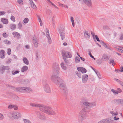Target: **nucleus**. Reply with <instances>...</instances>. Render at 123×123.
<instances>
[{"instance_id":"3","label":"nucleus","mask_w":123,"mask_h":123,"mask_svg":"<svg viewBox=\"0 0 123 123\" xmlns=\"http://www.w3.org/2000/svg\"><path fill=\"white\" fill-rule=\"evenodd\" d=\"M8 116L10 117H13L14 119H18L21 116V114L18 112L9 113Z\"/></svg>"},{"instance_id":"32","label":"nucleus","mask_w":123,"mask_h":123,"mask_svg":"<svg viewBox=\"0 0 123 123\" xmlns=\"http://www.w3.org/2000/svg\"><path fill=\"white\" fill-rule=\"evenodd\" d=\"M33 42L35 47H37L38 45V44L37 41H34Z\"/></svg>"},{"instance_id":"37","label":"nucleus","mask_w":123,"mask_h":123,"mask_svg":"<svg viewBox=\"0 0 123 123\" xmlns=\"http://www.w3.org/2000/svg\"><path fill=\"white\" fill-rule=\"evenodd\" d=\"M80 61V58L78 57H76L75 61L76 62H79Z\"/></svg>"},{"instance_id":"60","label":"nucleus","mask_w":123,"mask_h":123,"mask_svg":"<svg viewBox=\"0 0 123 123\" xmlns=\"http://www.w3.org/2000/svg\"><path fill=\"white\" fill-rule=\"evenodd\" d=\"M80 58L81 59V60H82V61H85V59L84 58H83L82 57H80Z\"/></svg>"},{"instance_id":"2","label":"nucleus","mask_w":123,"mask_h":123,"mask_svg":"<svg viewBox=\"0 0 123 123\" xmlns=\"http://www.w3.org/2000/svg\"><path fill=\"white\" fill-rule=\"evenodd\" d=\"M16 90L18 91L22 92H32V90L30 88L28 87H18L16 88Z\"/></svg>"},{"instance_id":"54","label":"nucleus","mask_w":123,"mask_h":123,"mask_svg":"<svg viewBox=\"0 0 123 123\" xmlns=\"http://www.w3.org/2000/svg\"><path fill=\"white\" fill-rule=\"evenodd\" d=\"M120 71L121 72H122L123 71V67H121L120 69Z\"/></svg>"},{"instance_id":"23","label":"nucleus","mask_w":123,"mask_h":123,"mask_svg":"<svg viewBox=\"0 0 123 123\" xmlns=\"http://www.w3.org/2000/svg\"><path fill=\"white\" fill-rule=\"evenodd\" d=\"M108 59V57L107 55H103L102 57V59L104 60H106Z\"/></svg>"},{"instance_id":"48","label":"nucleus","mask_w":123,"mask_h":123,"mask_svg":"<svg viewBox=\"0 0 123 123\" xmlns=\"http://www.w3.org/2000/svg\"><path fill=\"white\" fill-rule=\"evenodd\" d=\"M13 108H14V110H17L18 109V107L16 105H14V107H13Z\"/></svg>"},{"instance_id":"55","label":"nucleus","mask_w":123,"mask_h":123,"mask_svg":"<svg viewBox=\"0 0 123 123\" xmlns=\"http://www.w3.org/2000/svg\"><path fill=\"white\" fill-rule=\"evenodd\" d=\"M110 62L113 63L114 62V60L113 59H111L110 60Z\"/></svg>"},{"instance_id":"11","label":"nucleus","mask_w":123,"mask_h":123,"mask_svg":"<svg viewBox=\"0 0 123 123\" xmlns=\"http://www.w3.org/2000/svg\"><path fill=\"white\" fill-rule=\"evenodd\" d=\"M31 7L33 9H36L37 7L32 0H29Z\"/></svg>"},{"instance_id":"33","label":"nucleus","mask_w":123,"mask_h":123,"mask_svg":"<svg viewBox=\"0 0 123 123\" xmlns=\"http://www.w3.org/2000/svg\"><path fill=\"white\" fill-rule=\"evenodd\" d=\"M22 27V24L21 23L19 22L18 23V28L20 29Z\"/></svg>"},{"instance_id":"41","label":"nucleus","mask_w":123,"mask_h":123,"mask_svg":"<svg viewBox=\"0 0 123 123\" xmlns=\"http://www.w3.org/2000/svg\"><path fill=\"white\" fill-rule=\"evenodd\" d=\"M4 118V116L2 114L0 113V120H2Z\"/></svg>"},{"instance_id":"10","label":"nucleus","mask_w":123,"mask_h":123,"mask_svg":"<svg viewBox=\"0 0 123 123\" xmlns=\"http://www.w3.org/2000/svg\"><path fill=\"white\" fill-rule=\"evenodd\" d=\"M30 105H31L32 106L37 107H39L41 111L42 109H41V108H42L43 105H41L38 104H35L31 103L30 104Z\"/></svg>"},{"instance_id":"29","label":"nucleus","mask_w":123,"mask_h":123,"mask_svg":"<svg viewBox=\"0 0 123 123\" xmlns=\"http://www.w3.org/2000/svg\"><path fill=\"white\" fill-rule=\"evenodd\" d=\"M4 43L6 44H9L11 43V42L7 40H5L4 41Z\"/></svg>"},{"instance_id":"64","label":"nucleus","mask_w":123,"mask_h":123,"mask_svg":"<svg viewBox=\"0 0 123 123\" xmlns=\"http://www.w3.org/2000/svg\"><path fill=\"white\" fill-rule=\"evenodd\" d=\"M3 26L2 25V24H0V28H3Z\"/></svg>"},{"instance_id":"38","label":"nucleus","mask_w":123,"mask_h":123,"mask_svg":"<svg viewBox=\"0 0 123 123\" xmlns=\"http://www.w3.org/2000/svg\"><path fill=\"white\" fill-rule=\"evenodd\" d=\"M24 121L25 123H31L29 120L26 119H24Z\"/></svg>"},{"instance_id":"56","label":"nucleus","mask_w":123,"mask_h":123,"mask_svg":"<svg viewBox=\"0 0 123 123\" xmlns=\"http://www.w3.org/2000/svg\"><path fill=\"white\" fill-rule=\"evenodd\" d=\"M118 92H119V93L120 92L122 91L121 90V89L119 88H118Z\"/></svg>"},{"instance_id":"5","label":"nucleus","mask_w":123,"mask_h":123,"mask_svg":"<svg viewBox=\"0 0 123 123\" xmlns=\"http://www.w3.org/2000/svg\"><path fill=\"white\" fill-rule=\"evenodd\" d=\"M85 4L89 7L91 6L92 5L91 0H83Z\"/></svg>"},{"instance_id":"45","label":"nucleus","mask_w":123,"mask_h":123,"mask_svg":"<svg viewBox=\"0 0 123 123\" xmlns=\"http://www.w3.org/2000/svg\"><path fill=\"white\" fill-rule=\"evenodd\" d=\"M58 4L59 6L61 7H62L63 6V4L59 2L58 3Z\"/></svg>"},{"instance_id":"16","label":"nucleus","mask_w":123,"mask_h":123,"mask_svg":"<svg viewBox=\"0 0 123 123\" xmlns=\"http://www.w3.org/2000/svg\"><path fill=\"white\" fill-rule=\"evenodd\" d=\"M28 67L27 66H24L22 68L21 71L22 72H23L27 70L28 69Z\"/></svg>"},{"instance_id":"7","label":"nucleus","mask_w":123,"mask_h":123,"mask_svg":"<svg viewBox=\"0 0 123 123\" xmlns=\"http://www.w3.org/2000/svg\"><path fill=\"white\" fill-rule=\"evenodd\" d=\"M59 33L62 40H63L65 37V32L64 30H61L59 31Z\"/></svg>"},{"instance_id":"46","label":"nucleus","mask_w":123,"mask_h":123,"mask_svg":"<svg viewBox=\"0 0 123 123\" xmlns=\"http://www.w3.org/2000/svg\"><path fill=\"white\" fill-rule=\"evenodd\" d=\"M89 55H90V56L91 57H92V58H93V59L94 60H95V58H94L93 56L92 55V54L90 53V52L89 54Z\"/></svg>"},{"instance_id":"4","label":"nucleus","mask_w":123,"mask_h":123,"mask_svg":"<svg viewBox=\"0 0 123 123\" xmlns=\"http://www.w3.org/2000/svg\"><path fill=\"white\" fill-rule=\"evenodd\" d=\"M62 55L64 58H70L72 57L71 54L68 51H62Z\"/></svg>"},{"instance_id":"17","label":"nucleus","mask_w":123,"mask_h":123,"mask_svg":"<svg viewBox=\"0 0 123 123\" xmlns=\"http://www.w3.org/2000/svg\"><path fill=\"white\" fill-rule=\"evenodd\" d=\"M64 2H65L66 4H63V7L65 8H68L69 7V4L68 1L66 0V2L65 1Z\"/></svg>"},{"instance_id":"30","label":"nucleus","mask_w":123,"mask_h":123,"mask_svg":"<svg viewBox=\"0 0 123 123\" xmlns=\"http://www.w3.org/2000/svg\"><path fill=\"white\" fill-rule=\"evenodd\" d=\"M111 91L115 94H117L118 93V92L113 89H112Z\"/></svg>"},{"instance_id":"19","label":"nucleus","mask_w":123,"mask_h":123,"mask_svg":"<svg viewBox=\"0 0 123 123\" xmlns=\"http://www.w3.org/2000/svg\"><path fill=\"white\" fill-rule=\"evenodd\" d=\"M13 34L14 36L17 37L18 38L20 36V34L16 32H13Z\"/></svg>"},{"instance_id":"13","label":"nucleus","mask_w":123,"mask_h":123,"mask_svg":"<svg viewBox=\"0 0 123 123\" xmlns=\"http://www.w3.org/2000/svg\"><path fill=\"white\" fill-rule=\"evenodd\" d=\"M5 55V53L4 51L3 50H1L0 52V56L2 58H4V56Z\"/></svg>"},{"instance_id":"51","label":"nucleus","mask_w":123,"mask_h":123,"mask_svg":"<svg viewBox=\"0 0 123 123\" xmlns=\"http://www.w3.org/2000/svg\"><path fill=\"white\" fill-rule=\"evenodd\" d=\"M47 2L49 4H50L52 2L50 0H46Z\"/></svg>"},{"instance_id":"39","label":"nucleus","mask_w":123,"mask_h":123,"mask_svg":"<svg viewBox=\"0 0 123 123\" xmlns=\"http://www.w3.org/2000/svg\"><path fill=\"white\" fill-rule=\"evenodd\" d=\"M105 119L99 121L98 123H105Z\"/></svg>"},{"instance_id":"22","label":"nucleus","mask_w":123,"mask_h":123,"mask_svg":"<svg viewBox=\"0 0 123 123\" xmlns=\"http://www.w3.org/2000/svg\"><path fill=\"white\" fill-rule=\"evenodd\" d=\"M61 65L62 68L66 70L67 69V67L64 66V63H61Z\"/></svg>"},{"instance_id":"25","label":"nucleus","mask_w":123,"mask_h":123,"mask_svg":"<svg viewBox=\"0 0 123 123\" xmlns=\"http://www.w3.org/2000/svg\"><path fill=\"white\" fill-rule=\"evenodd\" d=\"M17 1L20 5H22L24 3L23 1L22 0H17Z\"/></svg>"},{"instance_id":"62","label":"nucleus","mask_w":123,"mask_h":123,"mask_svg":"<svg viewBox=\"0 0 123 123\" xmlns=\"http://www.w3.org/2000/svg\"><path fill=\"white\" fill-rule=\"evenodd\" d=\"M120 38L121 39H123V35H121L120 37Z\"/></svg>"},{"instance_id":"6","label":"nucleus","mask_w":123,"mask_h":123,"mask_svg":"<svg viewBox=\"0 0 123 123\" xmlns=\"http://www.w3.org/2000/svg\"><path fill=\"white\" fill-rule=\"evenodd\" d=\"M88 75L87 74H84L82 76V81L84 83H85L88 80Z\"/></svg>"},{"instance_id":"24","label":"nucleus","mask_w":123,"mask_h":123,"mask_svg":"<svg viewBox=\"0 0 123 123\" xmlns=\"http://www.w3.org/2000/svg\"><path fill=\"white\" fill-rule=\"evenodd\" d=\"M70 19L72 22V25L73 27H74V20L73 18L72 17H71V18Z\"/></svg>"},{"instance_id":"1","label":"nucleus","mask_w":123,"mask_h":123,"mask_svg":"<svg viewBox=\"0 0 123 123\" xmlns=\"http://www.w3.org/2000/svg\"><path fill=\"white\" fill-rule=\"evenodd\" d=\"M41 111L49 115H56V112L54 111L51 110V108L49 106H46L43 105L42 108H41Z\"/></svg>"},{"instance_id":"27","label":"nucleus","mask_w":123,"mask_h":123,"mask_svg":"<svg viewBox=\"0 0 123 123\" xmlns=\"http://www.w3.org/2000/svg\"><path fill=\"white\" fill-rule=\"evenodd\" d=\"M29 21V19L28 18H25L23 20L25 24L27 23Z\"/></svg>"},{"instance_id":"52","label":"nucleus","mask_w":123,"mask_h":123,"mask_svg":"<svg viewBox=\"0 0 123 123\" xmlns=\"http://www.w3.org/2000/svg\"><path fill=\"white\" fill-rule=\"evenodd\" d=\"M119 119V118L118 117H114V119L116 120H117Z\"/></svg>"},{"instance_id":"26","label":"nucleus","mask_w":123,"mask_h":123,"mask_svg":"<svg viewBox=\"0 0 123 123\" xmlns=\"http://www.w3.org/2000/svg\"><path fill=\"white\" fill-rule=\"evenodd\" d=\"M111 113L112 115L113 116L116 115L118 114V113L117 112H115L113 111H111Z\"/></svg>"},{"instance_id":"53","label":"nucleus","mask_w":123,"mask_h":123,"mask_svg":"<svg viewBox=\"0 0 123 123\" xmlns=\"http://www.w3.org/2000/svg\"><path fill=\"white\" fill-rule=\"evenodd\" d=\"M78 76L80 78L81 77V74L80 73V74L79 73L78 75Z\"/></svg>"},{"instance_id":"12","label":"nucleus","mask_w":123,"mask_h":123,"mask_svg":"<svg viewBox=\"0 0 123 123\" xmlns=\"http://www.w3.org/2000/svg\"><path fill=\"white\" fill-rule=\"evenodd\" d=\"M45 91L47 92H50V90L49 87L48 85H46L44 87Z\"/></svg>"},{"instance_id":"34","label":"nucleus","mask_w":123,"mask_h":123,"mask_svg":"<svg viewBox=\"0 0 123 123\" xmlns=\"http://www.w3.org/2000/svg\"><path fill=\"white\" fill-rule=\"evenodd\" d=\"M2 35L3 37L5 38H6L8 36V34L5 32L3 33Z\"/></svg>"},{"instance_id":"63","label":"nucleus","mask_w":123,"mask_h":123,"mask_svg":"<svg viewBox=\"0 0 123 123\" xmlns=\"http://www.w3.org/2000/svg\"><path fill=\"white\" fill-rule=\"evenodd\" d=\"M25 47L27 49H29V46H28V45H26L25 46Z\"/></svg>"},{"instance_id":"31","label":"nucleus","mask_w":123,"mask_h":123,"mask_svg":"<svg viewBox=\"0 0 123 123\" xmlns=\"http://www.w3.org/2000/svg\"><path fill=\"white\" fill-rule=\"evenodd\" d=\"M84 35L86 37H87L89 38V34L87 32H85Z\"/></svg>"},{"instance_id":"40","label":"nucleus","mask_w":123,"mask_h":123,"mask_svg":"<svg viewBox=\"0 0 123 123\" xmlns=\"http://www.w3.org/2000/svg\"><path fill=\"white\" fill-rule=\"evenodd\" d=\"M94 38H95L97 40V41H99V38L98 37V36L97 35H95L94 36Z\"/></svg>"},{"instance_id":"8","label":"nucleus","mask_w":123,"mask_h":123,"mask_svg":"<svg viewBox=\"0 0 123 123\" xmlns=\"http://www.w3.org/2000/svg\"><path fill=\"white\" fill-rule=\"evenodd\" d=\"M77 69L79 71L81 72L82 73H86V70L83 68L78 67L77 68Z\"/></svg>"},{"instance_id":"49","label":"nucleus","mask_w":123,"mask_h":123,"mask_svg":"<svg viewBox=\"0 0 123 123\" xmlns=\"http://www.w3.org/2000/svg\"><path fill=\"white\" fill-rule=\"evenodd\" d=\"M19 72V71H16L14 73H12V74L13 75H15V74H16L18 73Z\"/></svg>"},{"instance_id":"59","label":"nucleus","mask_w":123,"mask_h":123,"mask_svg":"<svg viewBox=\"0 0 123 123\" xmlns=\"http://www.w3.org/2000/svg\"><path fill=\"white\" fill-rule=\"evenodd\" d=\"M54 8H56L58 9H59L55 5L53 6Z\"/></svg>"},{"instance_id":"28","label":"nucleus","mask_w":123,"mask_h":123,"mask_svg":"<svg viewBox=\"0 0 123 123\" xmlns=\"http://www.w3.org/2000/svg\"><path fill=\"white\" fill-rule=\"evenodd\" d=\"M38 19L39 20V21L40 23V25L41 26H42L43 25V23L42 21L41 20V19L40 18V17H38Z\"/></svg>"},{"instance_id":"21","label":"nucleus","mask_w":123,"mask_h":123,"mask_svg":"<svg viewBox=\"0 0 123 123\" xmlns=\"http://www.w3.org/2000/svg\"><path fill=\"white\" fill-rule=\"evenodd\" d=\"M116 101L117 103L118 104H123V99H118Z\"/></svg>"},{"instance_id":"44","label":"nucleus","mask_w":123,"mask_h":123,"mask_svg":"<svg viewBox=\"0 0 123 123\" xmlns=\"http://www.w3.org/2000/svg\"><path fill=\"white\" fill-rule=\"evenodd\" d=\"M5 13V12L4 11L0 12V16L4 15Z\"/></svg>"},{"instance_id":"18","label":"nucleus","mask_w":123,"mask_h":123,"mask_svg":"<svg viewBox=\"0 0 123 123\" xmlns=\"http://www.w3.org/2000/svg\"><path fill=\"white\" fill-rule=\"evenodd\" d=\"M23 60L24 63L28 65L29 64V62L27 59L26 58H23Z\"/></svg>"},{"instance_id":"9","label":"nucleus","mask_w":123,"mask_h":123,"mask_svg":"<svg viewBox=\"0 0 123 123\" xmlns=\"http://www.w3.org/2000/svg\"><path fill=\"white\" fill-rule=\"evenodd\" d=\"M84 104L86 105H87L90 106H93L96 105L95 103H89L88 102H86L84 103Z\"/></svg>"},{"instance_id":"61","label":"nucleus","mask_w":123,"mask_h":123,"mask_svg":"<svg viewBox=\"0 0 123 123\" xmlns=\"http://www.w3.org/2000/svg\"><path fill=\"white\" fill-rule=\"evenodd\" d=\"M63 45L64 46L67 45V44L66 43H63Z\"/></svg>"},{"instance_id":"57","label":"nucleus","mask_w":123,"mask_h":123,"mask_svg":"<svg viewBox=\"0 0 123 123\" xmlns=\"http://www.w3.org/2000/svg\"><path fill=\"white\" fill-rule=\"evenodd\" d=\"M50 5H51L53 6H54L55 5L52 2H51V3H50Z\"/></svg>"},{"instance_id":"15","label":"nucleus","mask_w":123,"mask_h":123,"mask_svg":"<svg viewBox=\"0 0 123 123\" xmlns=\"http://www.w3.org/2000/svg\"><path fill=\"white\" fill-rule=\"evenodd\" d=\"M105 123H115L113 120H111L110 119H105Z\"/></svg>"},{"instance_id":"47","label":"nucleus","mask_w":123,"mask_h":123,"mask_svg":"<svg viewBox=\"0 0 123 123\" xmlns=\"http://www.w3.org/2000/svg\"><path fill=\"white\" fill-rule=\"evenodd\" d=\"M46 34H47L48 36H49V30L47 29L46 28Z\"/></svg>"},{"instance_id":"43","label":"nucleus","mask_w":123,"mask_h":123,"mask_svg":"<svg viewBox=\"0 0 123 123\" xmlns=\"http://www.w3.org/2000/svg\"><path fill=\"white\" fill-rule=\"evenodd\" d=\"M11 50L10 49H8L7 53L8 55H10L11 54Z\"/></svg>"},{"instance_id":"58","label":"nucleus","mask_w":123,"mask_h":123,"mask_svg":"<svg viewBox=\"0 0 123 123\" xmlns=\"http://www.w3.org/2000/svg\"><path fill=\"white\" fill-rule=\"evenodd\" d=\"M50 5H51L53 6H54L55 5L52 2H51V3H50Z\"/></svg>"},{"instance_id":"20","label":"nucleus","mask_w":123,"mask_h":123,"mask_svg":"<svg viewBox=\"0 0 123 123\" xmlns=\"http://www.w3.org/2000/svg\"><path fill=\"white\" fill-rule=\"evenodd\" d=\"M10 26L12 29L13 30L16 28V25L14 24H12L10 25Z\"/></svg>"},{"instance_id":"36","label":"nucleus","mask_w":123,"mask_h":123,"mask_svg":"<svg viewBox=\"0 0 123 123\" xmlns=\"http://www.w3.org/2000/svg\"><path fill=\"white\" fill-rule=\"evenodd\" d=\"M11 20L13 22H15V18L13 16H12L11 17Z\"/></svg>"},{"instance_id":"14","label":"nucleus","mask_w":123,"mask_h":123,"mask_svg":"<svg viewBox=\"0 0 123 123\" xmlns=\"http://www.w3.org/2000/svg\"><path fill=\"white\" fill-rule=\"evenodd\" d=\"M1 21L3 24H7L8 23V20L5 18H2Z\"/></svg>"},{"instance_id":"35","label":"nucleus","mask_w":123,"mask_h":123,"mask_svg":"<svg viewBox=\"0 0 123 123\" xmlns=\"http://www.w3.org/2000/svg\"><path fill=\"white\" fill-rule=\"evenodd\" d=\"M13 107H14V105H9L8 106V108L10 109L13 108Z\"/></svg>"},{"instance_id":"50","label":"nucleus","mask_w":123,"mask_h":123,"mask_svg":"<svg viewBox=\"0 0 123 123\" xmlns=\"http://www.w3.org/2000/svg\"><path fill=\"white\" fill-rule=\"evenodd\" d=\"M117 50H118L119 51L122 53H123V50L121 49H119L118 48H117Z\"/></svg>"},{"instance_id":"42","label":"nucleus","mask_w":123,"mask_h":123,"mask_svg":"<svg viewBox=\"0 0 123 123\" xmlns=\"http://www.w3.org/2000/svg\"><path fill=\"white\" fill-rule=\"evenodd\" d=\"M47 37H48V41L49 43H51V39L50 38V36H47Z\"/></svg>"}]
</instances>
